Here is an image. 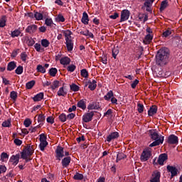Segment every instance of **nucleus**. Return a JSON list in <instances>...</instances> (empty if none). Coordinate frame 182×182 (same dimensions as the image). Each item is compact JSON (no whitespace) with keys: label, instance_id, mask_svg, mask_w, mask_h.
Here are the masks:
<instances>
[{"label":"nucleus","instance_id":"nucleus-1","mask_svg":"<svg viewBox=\"0 0 182 182\" xmlns=\"http://www.w3.org/2000/svg\"><path fill=\"white\" fill-rule=\"evenodd\" d=\"M170 58V53H168V48H163L158 50L156 55V63L158 66L163 68L166 65H168Z\"/></svg>","mask_w":182,"mask_h":182},{"label":"nucleus","instance_id":"nucleus-2","mask_svg":"<svg viewBox=\"0 0 182 182\" xmlns=\"http://www.w3.org/2000/svg\"><path fill=\"white\" fill-rule=\"evenodd\" d=\"M149 134L151 140H154V141L149 145V147H156V146L163 144V142L164 141V136L159 135V133H157L156 129L149 130Z\"/></svg>","mask_w":182,"mask_h":182},{"label":"nucleus","instance_id":"nucleus-3","mask_svg":"<svg viewBox=\"0 0 182 182\" xmlns=\"http://www.w3.org/2000/svg\"><path fill=\"white\" fill-rule=\"evenodd\" d=\"M33 146L28 144L21 152V158H23V160H26L28 156H31L32 154H33Z\"/></svg>","mask_w":182,"mask_h":182},{"label":"nucleus","instance_id":"nucleus-4","mask_svg":"<svg viewBox=\"0 0 182 182\" xmlns=\"http://www.w3.org/2000/svg\"><path fill=\"white\" fill-rule=\"evenodd\" d=\"M166 170L168 173H171V178L178 176V169L174 166L168 165L166 166Z\"/></svg>","mask_w":182,"mask_h":182},{"label":"nucleus","instance_id":"nucleus-5","mask_svg":"<svg viewBox=\"0 0 182 182\" xmlns=\"http://www.w3.org/2000/svg\"><path fill=\"white\" fill-rule=\"evenodd\" d=\"M55 157L58 161H60L63 157H65V151H63V147L57 146L55 149Z\"/></svg>","mask_w":182,"mask_h":182},{"label":"nucleus","instance_id":"nucleus-6","mask_svg":"<svg viewBox=\"0 0 182 182\" xmlns=\"http://www.w3.org/2000/svg\"><path fill=\"white\" fill-rule=\"evenodd\" d=\"M94 116L95 112H87L83 115L82 120L85 123H89V122H92Z\"/></svg>","mask_w":182,"mask_h":182},{"label":"nucleus","instance_id":"nucleus-7","mask_svg":"<svg viewBox=\"0 0 182 182\" xmlns=\"http://www.w3.org/2000/svg\"><path fill=\"white\" fill-rule=\"evenodd\" d=\"M160 177H161V173L159 171H154L150 178V182H160Z\"/></svg>","mask_w":182,"mask_h":182},{"label":"nucleus","instance_id":"nucleus-8","mask_svg":"<svg viewBox=\"0 0 182 182\" xmlns=\"http://www.w3.org/2000/svg\"><path fill=\"white\" fill-rule=\"evenodd\" d=\"M151 157V151L149 149L144 150L141 155V160L142 161H147Z\"/></svg>","mask_w":182,"mask_h":182},{"label":"nucleus","instance_id":"nucleus-9","mask_svg":"<svg viewBox=\"0 0 182 182\" xmlns=\"http://www.w3.org/2000/svg\"><path fill=\"white\" fill-rule=\"evenodd\" d=\"M130 18V11L127 9L122 10L121 11V18L120 22H124Z\"/></svg>","mask_w":182,"mask_h":182},{"label":"nucleus","instance_id":"nucleus-10","mask_svg":"<svg viewBox=\"0 0 182 182\" xmlns=\"http://www.w3.org/2000/svg\"><path fill=\"white\" fill-rule=\"evenodd\" d=\"M168 159L167 154H161L159 155L157 163L156 164H159V166H164V162Z\"/></svg>","mask_w":182,"mask_h":182},{"label":"nucleus","instance_id":"nucleus-11","mask_svg":"<svg viewBox=\"0 0 182 182\" xmlns=\"http://www.w3.org/2000/svg\"><path fill=\"white\" fill-rule=\"evenodd\" d=\"M167 142L168 144H178V137L174 134H171L168 137Z\"/></svg>","mask_w":182,"mask_h":182},{"label":"nucleus","instance_id":"nucleus-12","mask_svg":"<svg viewBox=\"0 0 182 182\" xmlns=\"http://www.w3.org/2000/svg\"><path fill=\"white\" fill-rule=\"evenodd\" d=\"M70 161H72V158H70V156L63 158V159L61 161L63 168H66V167L69 166Z\"/></svg>","mask_w":182,"mask_h":182},{"label":"nucleus","instance_id":"nucleus-13","mask_svg":"<svg viewBox=\"0 0 182 182\" xmlns=\"http://www.w3.org/2000/svg\"><path fill=\"white\" fill-rule=\"evenodd\" d=\"M36 31H38V26L35 24L30 25L26 28V32L30 34L35 33Z\"/></svg>","mask_w":182,"mask_h":182},{"label":"nucleus","instance_id":"nucleus-14","mask_svg":"<svg viewBox=\"0 0 182 182\" xmlns=\"http://www.w3.org/2000/svg\"><path fill=\"white\" fill-rule=\"evenodd\" d=\"M119 136V132H112L107 136V141H108V143H110L112 140L118 139Z\"/></svg>","mask_w":182,"mask_h":182},{"label":"nucleus","instance_id":"nucleus-15","mask_svg":"<svg viewBox=\"0 0 182 182\" xmlns=\"http://www.w3.org/2000/svg\"><path fill=\"white\" fill-rule=\"evenodd\" d=\"M19 157H20L19 154L11 156L9 160L10 163H12V164H14V166H16V164L19 163Z\"/></svg>","mask_w":182,"mask_h":182},{"label":"nucleus","instance_id":"nucleus-16","mask_svg":"<svg viewBox=\"0 0 182 182\" xmlns=\"http://www.w3.org/2000/svg\"><path fill=\"white\" fill-rule=\"evenodd\" d=\"M152 41H153V34H147L143 41V43H144V45H150Z\"/></svg>","mask_w":182,"mask_h":182},{"label":"nucleus","instance_id":"nucleus-17","mask_svg":"<svg viewBox=\"0 0 182 182\" xmlns=\"http://www.w3.org/2000/svg\"><path fill=\"white\" fill-rule=\"evenodd\" d=\"M157 113V106L152 105L148 111V116H154Z\"/></svg>","mask_w":182,"mask_h":182},{"label":"nucleus","instance_id":"nucleus-18","mask_svg":"<svg viewBox=\"0 0 182 182\" xmlns=\"http://www.w3.org/2000/svg\"><path fill=\"white\" fill-rule=\"evenodd\" d=\"M81 21L82 23H84V25L89 24V15H87V13H86V11H85L82 14V17Z\"/></svg>","mask_w":182,"mask_h":182},{"label":"nucleus","instance_id":"nucleus-19","mask_svg":"<svg viewBox=\"0 0 182 182\" xmlns=\"http://www.w3.org/2000/svg\"><path fill=\"white\" fill-rule=\"evenodd\" d=\"M67 50L68 52L73 50V41L72 40H68L65 41Z\"/></svg>","mask_w":182,"mask_h":182},{"label":"nucleus","instance_id":"nucleus-20","mask_svg":"<svg viewBox=\"0 0 182 182\" xmlns=\"http://www.w3.org/2000/svg\"><path fill=\"white\" fill-rule=\"evenodd\" d=\"M63 33L65 38V41H71L72 40V31H70V30H66L63 31Z\"/></svg>","mask_w":182,"mask_h":182},{"label":"nucleus","instance_id":"nucleus-21","mask_svg":"<svg viewBox=\"0 0 182 182\" xmlns=\"http://www.w3.org/2000/svg\"><path fill=\"white\" fill-rule=\"evenodd\" d=\"M77 107L82 109V110H86V101L85 100H81L77 103Z\"/></svg>","mask_w":182,"mask_h":182},{"label":"nucleus","instance_id":"nucleus-22","mask_svg":"<svg viewBox=\"0 0 182 182\" xmlns=\"http://www.w3.org/2000/svg\"><path fill=\"white\" fill-rule=\"evenodd\" d=\"M43 92H40L33 97V100H34V102H41V100L43 99Z\"/></svg>","mask_w":182,"mask_h":182},{"label":"nucleus","instance_id":"nucleus-23","mask_svg":"<svg viewBox=\"0 0 182 182\" xmlns=\"http://www.w3.org/2000/svg\"><path fill=\"white\" fill-rule=\"evenodd\" d=\"M89 85L88 87L90 90H95V89H96L97 86V82H96V80H93L92 82H91L90 80L88 81Z\"/></svg>","mask_w":182,"mask_h":182},{"label":"nucleus","instance_id":"nucleus-24","mask_svg":"<svg viewBox=\"0 0 182 182\" xmlns=\"http://www.w3.org/2000/svg\"><path fill=\"white\" fill-rule=\"evenodd\" d=\"M87 109L88 110H99V109H100V107L96 103H91L89 104V105L87 106Z\"/></svg>","mask_w":182,"mask_h":182},{"label":"nucleus","instance_id":"nucleus-25","mask_svg":"<svg viewBox=\"0 0 182 182\" xmlns=\"http://www.w3.org/2000/svg\"><path fill=\"white\" fill-rule=\"evenodd\" d=\"M167 6H168V1L164 0V1H161V6L159 8V11H161V12H162V11H164V9H166V8H167Z\"/></svg>","mask_w":182,"mask_h":182},{"label":"nucleus","instance_id":"nucleus-26","mask_svg":"<svg viewBox=\"0 0 182 182\" xmlns=\"http://www.w3.org/2000/svg\"><path fill=\"white\" fill-rule=\"evenodd\" d=\"M15 68H16V63H15V61H11V62L9 63V64L7 65V70L11 72V70H14V69H15Z\"/></svg>","mask_w":182,"mask_h":182},{"label":"nucleus","instance_id":"nucleus-27","mask_svg":"<svg viewBox=\"0 0 182 182\" xmlns=\"http://www.w3.org/2000/svg\"><path fill=\"white\" fill-rule=\"evenodd\" d=\"M113 96H114V94H113V91L109 90L107 93V95L104 96V99H105V100H107V102H109V100H110V99H112V97H113Z\"/></svg>","mask_w":182,"mask_h":182},{"label":"nucleus","instance_id":"nucleus-28","mask_svg":"<svg viewBox=\"0 0 182 182\" xmlns=\"http://www.w3.org/2000/svg\"><path fill=\"white\" fill-rule=\"evenodd\" d=\"M6 26V16H3L0 18V28H5Z\"/></svg>","mask_w":182,"mask_h":182},{"label":"nucleus","instance_id":"nucleus-29","mask_svg":"<svg viewBox=\"0 0 182 182\" xmlns=\"http://www.w3.org/2000/svg\"><path fill=\"white\" fill-rule=\"evenodd\" d=\"M61 65H69L70 63V58L68 57H64L60 60Z\"/></svg>","mask_w":182,"mask_h":182},{"label":"nucleus","instance_id":"nucleus-30","mask_svg":"<svg viewBox=\"0 0 182 182\" xmlns=\"http://www.w3.org/2000/svg\"><path fill=\"white\" fill-rule=\"evenodd\" d=\"M126 155L124 154H123V152H120L118 153V154L117 155V163H119V161H120V160H123L124 159H126Z\"/></svg>","mask_w":182,"mask_h":182},{"label":"nucleus","instance_id":"nucleus-31","mask_svg":"<svg viewBox=\"0 0 182 182\" xmlns=\"http://www.w3.org/2000/svg\"><path fill=\"white\" fill-rule=\"evenodd\" d=\"M67 94L68 93L65 92V88H63V87H60L57 92L58 96L65 97Z\"/></svg>","mask_w":182,"mask_h":182},{"label":"nucleus","instance_id":"nucleus-32","mask_svg":"<svg viewBox=\"0 0 182 182\" xmlns=\"http://www.w3.org/2000/svg\"><path fill=\"white\" fill-rule=\"evenodd\" d=\"M100 62H102L104 65H107V54H104L102 57H100Z\"/></svg>","mask_w":182,"mask_h":182},{"label":"nucleus","instance_id":"nucleus-33","mask_svg":"<svg viewBox=\"0 0 182 182\" xmlns=\"http://www.w3.org/2000/svg\"><path fill=\"white\" fill-rule=\"evenodd\" d=\"M56 73H58V69H56L55 68H52L49 70L50 76H53V77H55V76H56Z\"/></svg>","mask_w":182,"mask_h":182},{"label":"nucleus","instance_id":"nucleus-34","mask_svg":"<svg viewBox=\"0 0 182 182\" xmlns=\"http://www.w3.org/2000/svg\"><path fill=\"white\" fill-rule=\"evenodd\" d=\"M137 110H138V113H143L144 112V105H143V104L140 102H138Z\"/></svg>","mask_w":182,"mask_h":182},{"label":"nucleus","instance_id":"nucleus-35","mask_svg":"<svg viewBox=\"0 0 182 182\" xmlns=\"http://www.w3.org/2000/svg\"><path fill=\"white\" fill-rule=\"evenodd\" d=\"M173 33V30L171 28H168L163 33V37L167 38L168 36H170Z\"/></svg>","mask_w":182,"mask_h":182},{"label":"nucleus","instance_id":"nucleus-36","mask_svg":"<svg viewBox=\"0 0 182 182\" xmlns=\"http://www.w3.org/2000/svg\"><path fill=\"white\" fill-rule=\"evenodd\" d=\"M34 18H36V21H42V19H43V14L39 12H36L34 14Z\"/></svg>","mask_w":182,"mask_h":182},{"label":"nucleus","instance_id":"nucleus-37","mask_svg":"<svg viewBox=\"0 0 182 182\" xmlns=\"http://www.w3.org/2000/svg\"><path fill=\"white\" fill-rule=\"evenodd\" d=\"M60 82L58 80H54L53 85H51L50 87L52 90H55V89H58L59 87Z\"/></svg>","mask_w":182,"mask_h":182},{"label":"nucleus","instance_id":"nucleus-38","mask_svg":"<svg viewBox=\"0 0 182 182\" xmlns=\"http://www.w3.org/2000/svg\"><path fill=\"white\" fill-rule=\"evenodd\" d=\"M21 35V31L16 29L11 32V38H16Z\"/></svg>","mask_w":182,"mask_h":182},{"label":"nucleus","instance_id":"nucleus-39","mask_svg":"<svg viewBox=\"0 0 182 182\" xmlns=\"http://www.w3.org/2000/svg\"><path fill=\"white\" fill-rule=\"evenodd\" d=\"M46 146H48V141L40 142V144H39L40 150H41V151H44L45 147H46Z\"/></svg>","mask_w":182,"mask_h":182},{"label":"nucleus","instance_id":"nucleus-40","mask_svg":"<svg viewBox=\"0 0 182 182\" xmlns=\"http://www.w3.org/2000/svg\"><path fill=\"white\" fill-rule=\"evenodd\" d=\"M35 86V80H31L26 84V89H31Z\"/></svg>","mask_w":182,"mask_h":182},{"label":"nucleus","instance_id":"nucleus-41","mask_svg":"<svg viewBox=\"0 0 182 182\" xmlns=\"http://www.w3.org/2000/svg\"><path fill=\"white\" fill-rule=\"evenodd\" d=\"M37 71L41 73H46V69H45V67L42 66V65H37Z\"/></svg>","mask_w":182,"mask_h":182},{"label":"nucleus","instance_id":"nucleus-42","mask_svg":"<svg viewBox=\"0 0 182 182\" xmlns=\"http://www.w3.org/2000/svg\"><path fill=\"white\" fill-rule=\"evenodd\" d=\"M10 97L11 99H12V100H16V99H18V92H15V91H12L10 93Z\"/></svg>","mask_w":182,"mask_h":182},{"label":"nucleus","instance_id":"nucleus-43","mask_svg":"<svg viewBox=\"0 0 182 182\" xmlns=\"http://www.w3.org/2000/svg\"><path fill=\"white\" fill-rule=\"evenodd\" d=\"M83 177V174L76 172V173L73 176V178L74 180H82Z\"/></svg>","mask_w":182,"mask_h":182},{"label":"nucleus","instance_id":"nucleus-44","mask_svg":"<svg viewBox=\"0 0 182 182\" xmlns=\"http://www.w3.org/2000/svg\"><path fill=\"white\" fill-rule=\"evenodd\" d=\"M9 159V155L5 152H2L1 154V161H5L6 159Z\"/></svg>","mask_w":182,"mask_h":182},{"label":"nucleus","instance_id":"nucleus-45","mask_svg":"<svg viewBox=\"0 0 182 182\" xmlns=\"http://www.w3.org/2000/svg\"><path fill=\"white\" fill-rule=\"evenodd\" d=\"M81 76L85 78L89 77V73L87 72V70L86 69L81 70Z\"/></svg>","mask_w":182,"mask_h":182},{"label":"nucleus","instance_id":"nucleus-46","mask_svg":"<svg viewBox=\"0 0 182 182\" xmlns=\"http://www.w3.org/2000/svg\"><path fill=\"white\" fill-rule=\"evenodd\" d=\"M16 75H22L23 73V66H18L16 70H15Z\"/></svg>","mask_w":182,"mask_h":182},{"label":"nucleus","instance_id":"nucleus-47","mask_svg":"<svg viewBox=\"0 0 182 182\" xmlns=\"http://www.w3.org/2000/svg\"><path fill=\"white\" fill-rule=\"evenodd\" d=\"M50 43H49V41H48V39H43L41 41V45L44 48H48V46H49Z\"/></svg>","mask_w":182,"mask_h":182},{"label":"nucleus","instance_id":"nucleus-48","mask_svg":"<svg viewBox=\"0 0 182 182\" xmlns=\"http://www.w3.org/2000/svg\"><path fill=\"white\" fill-rule=\"evenodd\" d=\"M23 124H24L25 127H29V126H31V124H32V121H31V119L27 118L24 120Z\"/></svg>","mask_w":182,"mask_h":182},{"label":"nucleus","instance_id":"nucleus-49","mask_svg":"<svg viewBox=\"0 0 182 182\" xmlns=\"http://www.w3.org/2000/svg\"><path fill=\"white\" fill-rule=\"evenodd\" d=\"M70 90L73 91V92H78L79 90V86H77L76 84H72L70 85Z\"/></svg>","mask_w":182,"mask_h":182},{"label":"nucleus","instance_id":"nucleus-50","mask_svg":"<svg viewBox=\"0 0 182 182\" xmlns=\"http://www.w3.org/2000/svg\"><path fill=\"white\" fill-rule=\"evenodd\" d=\"M3 127H11V119H8L7 121H4L2 123Z\"/></svg>","mask_w":182,"mask_h":182},{"label":"nucleus","instance_id":"nucleus-51","mask_svg":"<svg viewBox=\"0 0 182 182\" xmlns=\"http://www.w3.org/2000/svg\"><path fill=\"white\" fill-rule=\"evenodd\" d=\"M59 119L60 120V122L64 123V122H65L68 119V117H66V114H61L59 116Z\"/></svg>","mask_w":182,"mask_h":182},{"label":"nucleus","instance_id":"nucleus-52","mask_svg":"<svg viewBox=\"0 0 182 182\" xmlns=\"http://www.w3.org/2000/svg\"><path fill=\"white\" fill-rule=\"evenodd\" d=\"M26 43L28 46H33V45H35V41L32 38H28Z\"/></svg>","mask_w":182,"mask_h":182},{"label":"nucleus","instance_id":"nucleus-53","mask_svg":"<svg viewBox=\"0 0 182 182\" xmlns=\"http://www.w3.org/2000/svg\"><path fill=\"white\" fill-rule=\"evenodd\" d=\"M45 122V117L43 114H40L38 117V123H43Z\"/></svg>","mask_w":182,"mask_h":182},{"label":"nucleus","instance_id":"nucleus-54","mask_svg":"<svg viewBox=\"0 0 182 182\" xmlns=\"http://www.w3.org/2000/svg\"><path fill=\"white\" fill-rule=\"evenodd\" d=\"M76 69V65H70L67 68V70L68 72H75V70Z\"/></svg>","mask_w":182,"mask_h":182},{"label":"nucleus","instance_id":"nucleus-55","mask_svg":"<svg viewBox=\"0 0 182 182\" xmlns=\"http://www.w3.org/2000/svg\"><path fill=\"white\" fill-rule=\"evenodd\" d=\"M45 23L47 26H52V23H53V21L52 18H46Z\"/></svg>","mask_w":182,"mask_h":182},{"label":"nucleus","instance_id":"nucleus-56","mask_svg":"<svg viewBox=\"0 0 182 182\" xmlns=\"http://www.w3.org/2000/svg\"><path fill=\"white\" fill-rule=\"evenodd\" d=\"M26 58H28V55H26V52H23L21 54V59L23 62H26Z\"/></svg>","mask_w":182,"mask_h":182},{"label":"nucleus","instance_id":"nucleus-57","mask_svg":"<svg viewBox=\"0 0 182 182\" xmlns=\"http://www.w3.org/2000/svg\"><path fill=\"white\" fill-rule=\"evenodd\" d=\"M153 2H154V0H146L144 6H151Z\"/></svg>","mask_w":182,"mask_h":182},{"label":"nucleus","instance_id":"nucleus-58","mask_svg":"<svg viewBox=\"0 0 182 182\" xmlns=\"http://www.w3.org/2000/svg\"><path fill=\"white\" fill-rule=\"evenodd\" d=\"M139 85V80H135L132 84H131V87L132 89H136V86Z\"/></svg>","mask_w":182,"mask_h":182},{"label":"nucleus","instance_id":"nucleus-59","mask_svg":"<svg viewBox=\"0 0 182 182\" xmlns=\"http://www.w3.org/2000/svg\"><path fill=\"white\" fill-rule=\"evenodd\" d=\"M56 19L58 22H65V17L62 15H58Z\"/></svg>","mask_w":182,"mask_h":182},{"label":"nucleus","instance_id":"nucleus-60","mask_svg":"<svg viewBox=\"0 0 182 182\" xmlns=\"http://www.w3.org/2000/svg\"><path fill=\"white\" fill-rule=\"evenodd\" d=\"M47 141H46V136L45 134H41L40 135V142Z\"/></svg>","mask_w":182,"mask_h":182},{"label":"nucleus","instance_id":"nucleus-61","mask_svg":"<svg viewBox=\"0 0 182 182\" xmlns=\"http://www.w3.org/2000/svg\"><path fill=\"white\" fill-rule=\"evenodd\" d=\"M14 141L16 146H21L22 144V140L19 139H15Z\"/></svg>","mask_w":182,"mask_h":182},{"label":"nucleus","instance_id":"nucleus-62","mask_svg":"<svg viewBox=\"0 0 182 182\" xmlns=\"http://www.w3.org/2000/svg\"><path fill=\"white\" fill-rule=\"evenodd\" d=\"M47 122L50 123V124H53V123H55V119L53 118V117H48L47 118Z\"/></svg>","mask_w":182,"mask_h":182},{"label":"nucleus","instance_id":"nucleus-63","mask_svg":"<svg viewBox=\"0 0 182 182\" xmlns=\"http://www.w3.org/2000/svg\"><path fill=\"white\" fill-rule=\"evenodd\" d=\"M110 19H117L119 18V14L115 12L113 15L109 16Z\"/></svg>","mask_w":182,"mask_h":182},{"label":"nucleus","instance_id":"nucleus-64","mask_svg":"<svg viewBox=\"0 0 182 182\" xmlns=\"http://www.w3.org/2000/svg\"><path fill=\"white\" fill-rule=\"evenodd\" d=\"M34 48L37 52H41V44L40 43H36L34 45Z\"/></svg>","mask_w":182,"mask_h":182}]
</instances>
